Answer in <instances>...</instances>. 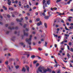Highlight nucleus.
<instances>
[{"mask_svg":"<svg viewBox=\"0 0 73 73\" xmlns=\"http://www.w3.org/2000/svg\"><path fill=\"white\" fill-rule=\"evenodd\" d=\"M67 56H68V57H70V54H69V53H68L67 54Z\"/></svg>","mask_w":73,"mask_h":73,"instance_id":"nucleus-35","label":"nucleus"},{"mask_svg":"<svg viewBox=\"0 0 73 73\" xmlns=\"http://www.w3.org/2000/svg\"><path fill=\"white\" fill-rule=\"evenodd\" d=\"M37 57H38V59H41V58L38 56H37Z\"/></svg>","mask_w":73,"mask_h":73,"instance_id":"nucleus-29","label":"nucleus"},{"mask_svg":"<svg viewBox=\"0 0 73 73\" xmlns=\"http://www.w3.org/2000/svg\"><path fill=\"white\" fill-rule=\"evenodd\" d=\"M27 25V24H25L24 25V26H23V28H25V27H26Z\"/></svg>","mask_w":73,"mask_h":73,"instance_id":"nucleus-30","label":"nucleus"},{"mask_svg":"<svg viewBox=\"0 0 73 73\" xmlns=\"http://www.w3.org/2000/svg\"><path fill=\"white\" fill-rule=\"evenodd\" d=\"M7 48H5L4 49V51H5V50H7Z\"/></svg>","mask_w":73,"mask_h":73,"instance_id":"nucleus-58","label":"nucleus"},{"mask_svg":"<svg viewBox=\"0 0 73 73\" xmlns=\"http://www.w3.org/2000/svg\"><path fill=\"white\" fill-rule=\"evenodd\" d=\"M53 35H54V37H58V35H55V34H53Z\"/></svg>","mask_w":73,"mask_h":73,"instance_id":"nucleus-19","label":"nucleus"},{"mask_svg":"<svg viewBox=\"0 0 73 73\" xmlns=\"http://www.w3.org/2000/svg\"><path fill=\"white\" fill-rule=\"evenodd\" d=\"M6 33L7 34H8L9 33V31H7L6 32Z\"/></svg>","mask_w":73,"mask_h":73,"instance_id":"nucleus-33","label":"nucleus"},{"mask_svg":"<svg viewBox=\"0 0 73 73\" xmlns=\"http://www.w3.org/2000/svg\"><path fill=\"white\" fill-rule=\"evenodd\" d=\"M15 68L16 69H18V68H19V66H16Z\"/></svg>","mask_w":73,"mask_h":73,"instance_id":"nucleus-32","label":"nucleus"},{"mask_svg":"<svg viewBox=\"0 0 73 73\" xmlns=\"http://www.w3.org/2000/svg\"><path fill=\"white\" fill-rule=\"evenodd\" d=\"M22 71H24V72H25V70H26V69L24 68V67H23V68L22 69Z\"/></svg>","mask_w":73,"mask_h":73,"instance_id":"nucleus-14","label":"nucleus"},{"mask_svg":"<svg viewBox=\"0 0 73 73\" xmlns=\"http://www.w3.org/2000/svg\"><path fill=\"white\" fill-rule=\"evenodd\" d=\"M40 25H42V22L41 21H39V23H37V26H40Z\"/></svg>","mask_w":73,"mask_h":73,"instance_id":"nucleus-6","label":"nucleus"},{"mask_svg":"<svg viewBox=\"0 0 73 73\" xmlns=\"http://www.w3.org/2000/svg\"><path fill=\"white\" fill-rule=\"evenodd\" d=\"M48 15H49V17H50V16H52V14H50V13H49V12H48Z\"/></svg>","mask_w":73,"mask_h":73,"instance_id":"nucleus-31","label":"nucleus"},{"mask_svg":"<svg viewBox=\"0 0 73 73\" xmlns=\"http://www.w3.org/2000/svg\"><path fill=\"white\" fill-rule=\"evenodd\" d=\"M20 45H24V43L23 42H21L20 43Z\"/></svg>","mask_w":73,"mask_h":73,"instance_id":"nucleus-37","label":"nucleus"},{"mask_svg":"<svg viewBox=\"0 0 73 73\" xmlns=\"http://www.w3.org/2000/svg\"><path fill=\"white\" fill-rule=\"evenodd\" d=\"M37 73H39V71L38 70H38L36 71Z\"/></svg>","mask_w":73,"mask_h":73,"instance_id":"nucleus-55","label":"nucleus"},{"mask_svg":"<svg viewBox=\"0 0 73 73\" xmlns=\"http://www.w3.org/2000/svg\"><path fill=\"white\" fill-rule=\"evenodd\" d=\"M44 6L45 7H48V6H47V4L46 3H44Z\"/></svg>","mask_w":73,"mask_h":73,"instance_id":"nucleus-24","label":"nucleus"},{"mask_svg":"<svg viewBox=\"0 0 73 73\" xmlns=\"http://www.w3.org/2000/svg\"><path fill=\"white\" fill-rule=\"evenodd\" d=\"M57 44H54V47H55V48H57Z\"/></svg>","mask_w":73,"mask_h":73,"instance_id":"nucleus-46","label":"nucleus"},{"mask_svg":"<svg viewBox=\"0 0 73 73\" xmlns=\"http://www.w3.org/2000/svg\"><path fill=\"white\" fill-rule=\"evenodd\" d=\"M36 20L37 21H39L40 20V18H37L36 19Z\"/></svg>","mask_w":73,"mask_h":73,"instance_id":"nucleus-18","label":"nucleus"},{"mask_svg":"<svg viewBox=\"0 0 73 73\" xmlns=\"http://www.w3.org/2000/svg\"><path fill=\"white\" fill-rule=\"evenodd\" d=\"M65 29L66 31H68V30H69L70 31V30L68 29H67L66 27H65Z\"/></svg>","mask_w":73,"mask_h":73,"instance_id":"nucleus-22","label":"nucleus"},{"mask_svg":"<svg viewBox=\"0 0 73 73\" xmlns=\"http://www.w3.org/2000/svg\"><path fill=\"white\" fill-rule=\"evenodd\" d=\"M5 64L6 65H8V61H6L5 62Z\"/></svg>","mask_w":73,"mask_h":73,"instance_id":"nucleus-20","label":"nucleus"},{"mask_svg":"<svg viewBox=\"0 0 73 73\" xmlns=\"http://www.w3.org/2000/svg\"><path fill=\"white\" fill-rule=\"evenodd\" d=\"M69 28L71 29H72L73 28V26H70L69 27Z\"/></svg>","mask_w":73,"mask_h":73,"instance_id":"nucleus-27","label":"nucleus"},{"mask_svg":"<svg viewBox=\"0 0 73 73\" xmlns=\"http://www.w3.org/2000/svg\"><path fill=\"white\" fill-rule=\"evenodd\" d=\"M57 65L58 64H56L54 65V67H57Z\"/></svg>","mask_w":73,"mask_h":73,"instance_id":"nucleus-34","label":"nucleus"},{"mask_svg":"<svg viewBox=\"0 0 73 73\" xmlns=\"http://www.w3.org/2000/svg\"><path fill=\"white\" fill-rule=\"evenodd\" d=\"M16 20L18 22H20V23H21V22H22V21H21V20H19L18 19H16Z\"/></svg>","mask_w":73,"mask_h":73,"instance_id":"nucleus-12","label":"nucleus"},{"mask_svg":"<svg viewBox=\"0 0 73 73\" xmlns=\"http://www.w3.org/2000/svg\"><path fill=\"white\" fill-rule=\"evenodd\" d=\"M54 9V10H57V8L56 7H54L53 8Z\"/></svg>","mask_w":73,"mask_h":73,"instance_id":"nucleus-47","label":"nucleus"},{"mask_svg":"<svg viewBox=\"0 0 73 73\" xmlns=\"http://www.w3.org/2000/svg\"><path fill=\"white\" fill-rule=\"evenodd\" d=\"M54 61L55 64H58V63H57V61H56V60L55 59H54Z\"/></svg>","mask_w":73,"mask_h":73,"instance_id":"nucleus-26","label":"nucleus"},{"mask_svg":"<svg viewBox=\"0 0 73 73\" xmlns=\"http://www.w3.org/2000/svg\"><path fill=\"white\" fill-rule=\"evenodd\" d=\"M49 16H45L44 17V19H46V20H48V19H49Z\"/></svg>","mask_w":73,"mask_h":73,"instance_id":"nucleus-7","label":"nucleus"},{"mask_svg":"<svg viewBox=\"0 0 73 73\" xmlns=\"http://www.w3.org/2000/svg\"><path fill=\"white\" fill-rule=\"evenodd\" d=\"M47 71H48V72H52V70L47 68Z\"/></svg>","mask_w":73,"mask_h":73,"instance_id":"nucleus-11","label":"nucleus"},{"mask_svg":"<svg viewBox=\"0 0 73 73\" xmlns=\"http://www.w3.org/2000/svg\"><path fill=\"white\" fill-rule=\"evenodd\" d=\"M32 35L30 36V38L29 39L28 38L26 39V41L28 43V44L29 45V48H31V45L32 44V42H31V40L32 39Z\"/></svg>","mask_w":73,"mask_h":73,"instance_id":"nucleus-1","label":"nucleus"},{"mask_svg":"<svg viewBox=\"0 0 73 73\" xmlns=\"http://www.w3.org/2000/svg\"><path fill=\"white\" fill-rule=\"evenodd\" d=\"M65 36H67V37H68L69 36V35L67 34H65L64 35Z\"/></svg>","mask_w":73,"mask_h":73,"instance_id":"nucleus-23","label":"nucleus"},{"mask_svg":"<svg viewBox=\"0 0 73 73\" xmlns=\"http://www.w3.org/2000/svg\"><path fill=\"white\" fill-rule=\"evenodd\" d=\"M56 30H57V31H60V29L57 28V29Z\"/></svg>","mask_w":73,"mask_h":73,"instance_id":"nucleus-56","label":"nucleus"},{"mask_svg":"<svg viewBox=\"0 0 73 73\" xmlns=\"http://www.w3.org/2000/svg\"><path fill=\"white\" fill-rule=\"evenodd\" d=\"M40 15L41 16H42V12H40Z\"/></svg>","mask_w":73,"mask_h":73,"instance_id":"nucleus-25","label":"nucleus"},{"mask_svg":"<svg viewBox=\"0 0 73 73\" xmlns=\"http://www.w3.org/2000/svg\"><path fill=\"white\" fill-rule=\"evenodd\" d=\"M3 8H4L5 10H7V9L5 6H3Z\"/></svg>","mask_w":73,"mask_h":73,"instance_id":"nucleus-28","label":"nucleus"},{"mask_svg":"<svg viewBox=\"0 0 73 73\" xmlns=\"http://www.w3.org/2000/svg\"><path fill=\"white\" fill-rule=\"evenodd\" d=\"M69 45H70V46L72 45V43L71 42H69Z\"/></svg>","mask_w":73,"mask_h":73,"instance_id":"nucleus-48","label":"nucleus"},{"mask_svg":"<svg viewBox=\"0 0 73 73\" xmlns=\"http://www.w3.org/2000/svg\"><path fill=\"white\" fill-rule=\"evenodd\" d=\"M42 15H43V16H46L45 15V14L44 13V12L42 13Z\"/></svg>","mask_w":73,"mask_h":73,"instance_id":"nucleus-21","label":"nucleus"},{"mask_svg":"<svg viewBox=\"0 0 73 73\" xmlns=\"http://www.w3.org/2000/svg\"><path fill=\"white\" fill-rule=\"evenodd\" d=\"M38 65H39V64L38 63H37L36 64V67H37V66H38Z\"/></svg>","mask_w":73,"mask_h":73,"instance_id":"nucleus-38","label":"nucleus"},{"mask_svg":"<svg viewBox=\"0 0 73 73\" xmlns=\"http://www.w3.org/2000/svg\"><path fill=\"white\" fill-rule=\"evenodd\" d=\"M31 57L32 58H35V55H33L31 56Z\"/></svg>","mask_w":73,"mask_h":73,"instance_id":"nucleus-16","label":"nucleus"},{"mask_svg":"<svg viewBox=\"0 0 73 73\" xmlns=\"http://www.w3.org/2000/svg\"><path fill=\"white\" fill-rule=\"evenodd\" d=\"M26 7L27 8H29V5H26Z\"/></svg>","mask_w":73,"mask_h":73,"instance_id":"nucleus-49","label":"nucleus"},{"mask_svg":"<svg viewBox=\"0 0 73 73\" xmlns=\"http://www.w3.org/2000/svg\"><path fill=\"white\" fill-rule=\"evenodd\" d=\"M47 4L48 5H49L50 4V0H48L47 1Z\"/></svg>","mask_w":73,"mask_h":73,"instance_id":"nucleus-8","label":"nucleus"},{"mask_svg":"<svg viewBox=\"0 0 73 73\" xmlns=\"http://www.w3.org/2000/svg\"><path fill=\"white\" fill-rule=\"evenodd\" d=\"M25 18L26 19V20H28V17H25Z\"/></svg>","mask_w":73,"mask_h":73,"instance_id":"nucleus-63","label":"nucleus"},{"mask_svg":"<svg viewBox=\"0 0 73 73\" xmlns=\"http://www.w3.org/2000/svg\"><path fill=\"white\" fill-rule=\"evenodd\" d=\"M60 1H61V0H57L56 1V3H58V2H60Z\"/></svg>","mask_w":73,"mask_h":73,"instance_id":"nucleus-39","label":"nucleus"},{"mask_svg":"<svg viewBox=\"0 0 73 73\" xmlns=\"http://www.w3.org/2000/svg\"><path fill=\"white\" fill-rule=\"evenodd\" d=\"M68 20L70 22L71 21H72V19H68Z\"/></svg>","mask_w":73,"mask_h":73,"instance_id":"nucleus-44","label":"nucleus"},{"mask_svg":"<svg viewBox=\"0 0 73 73\" xmlns=\"http://www.w3.org/2000/svg\"><path fill=\"white\" fill-rule=\"evenodd\" d=\"M7 4H8L9 5H11V1H10V0H8Z\"/></svg>","mask_w":73,"mask_h":73,"instance_id":"nucleus-5","label":"nucleus"},{"mask_svg":"<svg viewBox=\"0 0 73 73\" xmlns=\"http://www.w3.org/2000/svg\"><path fill=\"white\" fill-rule=\"evenodd\" d=\"M18 3V1H17L16 0L15 2V4H17Z\"/></svg>","mask_w":73,"mask_h":73,"instance_id":"nucleus-41","label":"nucleus"},{"mask_svg":"<svg viewBox=\"0 0 73 73\" xmlns=\"http://www.w3.org/2000/svg\"><path fill=\"white\" fill-rule=\"evenodd\" d=\"M9 29H10V30H12V29H18V27H15V28L14 27H13L12 28H11V27H8Z\"/></svg>","mask_w":73,"mask_h":73,"instance_id":"nucleus-3","label":"nucleus"},{"mask_svg":"<svg viewBox=\"0 0 73 73\" xmlns=\"http://www.w3.org/2000/svg\"><path fill=\"white\" fill-rule=\"evenodd\" d=\"M38 70L40 72H42V70H43V71L44 73H46V72H48V70L44 68L43 67H39L38 68Z\"/></svg>","mask_w":73,"mask_h":73,"instance_id":"nucleus-2","label":"nucleus"},{"mask_svg":"<svg viewBox=\"0 0 73 73\" xmlns=\"http://www.w3.org/2000/svg\"><path fill=\"white\" fill-rule=\"evenodd\" d=\"M35 14L36 15H38V12H36L35 13Z\"/></svg>","mask_w":73,"mask_h":73,"instance_id":"nucleus-61","label":"nucleus"},{"mask_svg":"<svg viewBox=\"0 0 73 73\" xmlns=\"http://www.w3.org/2000/svg\"><path fill=\"white\" fill-rule=\"evenodd\" d=\"M70 67H73V66L72 65V64H70Z\"/></svg>","mask_w":73,"mask_h":73,"instance_id":"nucleus-51","label":"nucleus"},{"mask_svg":"<svg viewBox=\"0 0 73 73\" xmlns=\"http://www.w3.org/2000/svg\"><path fill=\"white\" fill-rule=\"evenodd\" d=\"M57 73H61L60 70H59L58 71Z\"/></svg>","mask_w":73,"mask_h":73,"instance_id":"nucleus-43","label":"nucleus"},{"mask_svg":"<svg viewBox=\"0 0 73 73\" xmlns=\"http://www.w3.org/2000/svg\"><path fill=\"white\" fill-rule=\"evenodd\" d=\"M67 25H69V23L68 22H67L66 23Z\"/></svg>","mask_w":73,"mask_h":73,"instance_id":"nucleus-53","label":"nucleus"},{"mask_svg":"<svg viewBox=\"0 0 73 73\" xmlns=\"http://www.w3.org/2000/svg\"><path fill=\"white\" fill-rule=\"evenodd\" d=\"M8 56H11V54L9 53V54H7Z\"/></svg>","mask_w":73,"mask_h":73,"instance_id":"nucleus-36","label":"nucleus"},{"mask_svg":"<svg viewBox=\"0 0 73 73\" xmlns=\"http://www.w3.org/2000/svg\"><path fill=\"white\" fill-rule=\"evenodd\" d=\"M37 62V61H34L33 63L34 64H36V62Z\"/></svg>","mask_w":73,"mask_h":73,"instance_id":"nucleus-40","label":"nucleus"},{"mask_svg":"<svg viewBox=\"0 0 73 73\" xmlns=\"http://www.w3.org/2000/svg\"><path fill=\"white\" fill-rule=\"evenodd\" d=\"M7 68L9 69V70L11 71V72L12 71V69L11 68V67H10V66H7Z\"/></svg>","mask_w":73,"mask_h":73,"instance_id":"nucleus-10","label":"nucleus"},{"mask_svg":"<svg viewBox=\"0 0 73 73\" xmlns=\"http://www.w3.org/2000/svg\"><path fill=\"white\" fill-rule=\"evenodd\" d=\"M64 41H63L61 43H60V44H62L64 43Z\"/></svg>","mask_w":73,"mask_h":73,"instance_id":"nucleus-54","label":"nucleus"},{"mask_svg":"<svg viewBox=\"0 0 73 73\" xmlns=\"http://www.w3.org/2000/svg\"><path fill=\"white\" fill-rule=\"evenodd\" d=\"M56 27H58V25H56Z\"/></svg>","mask_w":73,"mask_h":73,"instance_id":"nucleus-64","label":"nucleus"},{"mask_svg":"<svg viewBox=\"0 0 73 73\" xmlns=\"http://www.w3.org/2000/svg\"><path fill=\"white\" fill-rule=\"evenodd\" d=\"M70 51L72 52H73V49L71 48L70 49Z\"/></svg>","mask_w":73,"mask_h":73,"instance_id":"nucleus-45","label":"nucleus"},{"mask_svg":"<svg viewBox=\"0 0 73 73\" xmlns=\"http://www.w3.org/2000/svg\"><path fill=\"white\" fill-rule=\"evenodd\" d=\"M44 25L46 28H47L48 26H47V24L45 23H44Z\"/></svg>","mask_w":73,"mask_h":73,"instance_id":"nucleus-13","label":"nucleus"},{"mask_svg":"<svg viewBox=\"0 0 73 73\" xmlns=\"http://www.w3.org/2000/svg\"><path fill=\"white\" fill-rule=\"evenodd\" d=\"M25 31L23 30V33L24 36H28V33H26L25 32Z\"/></svg>","mask_w":73,"mask_h":73,"instance_id":"nucleus-4","label":"nucleus"},{"mask_svg":"<svg viewBox=\"0 0 73 73\" xmlns=\"http://www.w3.org/2000/svg\"><path fill=\"white\" fill-rule=\"evenodd\" d=\"M26 31H29V29L27 28L26 29Z\"/></svg>","mask_w":73,"mask_h":73,"instance_id":"nucleus-57","label":"nucleus"},{"mask_svg":"<svg viewBox=\"0 0 73 73\" xmlns=\"http://www.w3.org/2000/svg\"><path fill=\"white\" fill-rule=\"evenodd\" d=\"M64 42H68V41H67V40H65L64 41Z\"/></svg>","mask_w":73,"mask_h":73,"instance_id":"nucleus-52","label":"nucleus"},{"mask_svg":"<svg viewBox=\"0 0 73 73\" xmlns=\"http://www.w3.org/2000/svg\"><path fill=\"white\" fill-rule=\"evenodd\" d=\"M7 16L9 18L10 17V15H7Z\"/></svg>","mask_w":73,"mask_h":73,"instance_id":"nucleus-59","label":"nucleus"},{"mask_svg":"<svg viewBox=\"0 0 73 73\" xmlns=\"http://www.w3.org/2000/svg\"><path fill=\"white\" fill-rule=\"evenodd\" d=\"M47 44H48V42H45V43L44 44V46H46Z\"/></svg>","mask_w":73,"mask_h":73,"instance_id":"nucleus-17","label":"nucleus"},{"mask_svg":"<svg viewBox=\"0 0 73 73\" xmlns=\"http://www.w3.org/2000/svg\"><path fill=\"white\" fill-rule=\"evenodd\" d=\"M38 49L39 50H42V49L40 48H38Z\"/></svg>","mask_w":73,"mask_h":73,"instance_id":"nucleus-50","label":"nucleus"},{"mask_svg":"<svg viewBox=\"0 0 73 73\" xmlns=\"http://www.w3.org/2000/svg\"><path fill=\"white\" fill-rule=\"evenodd\" d=\"M26 69L28 71V72H29V67L28 66H26Z\"/></svg>","mask_w":73,"mask_h":73,"instance_id":"nucleus-9","label":"nucleus"},{"mask_svg":"<svg viewBox=\"0 0 73 73\" xmlns=\"http://www.w3.org/2000/svg\"><path fill=\"white\" fill-rule=\"evenodd\" d=\"M67 46L68 49L69 50H70V48H69V46L68 45H67Z\"/></svg>","mask_w":73,"mask_h":73,"instance_id":"nucleus-42","label":"nucleus"},{"mask_svg":"<svg viewBox=\"0 0 73 73\" xmlns=\"http://www.w3.org/2000/svg\"><path fill=\"white\" fill-rule=\"evenodd\" d=\"M70 25L71 26H73V23H71L70 24Z\"/></svg>","mask_w":73,"mask_h":73,"instance_id":"nucleus-62","label":"nucleus"},{"mask_svg":"<svg viewBox=\"0 0 73 73\" xmlns=\"http://www.w3.org/2000/svg\"><path fill=\"white\" fill-rule=\"evenodd\" d=\"M45 2H46V1L45 0H43L42 1L43 5H44V4L45 3Z\"/></svg>","mask_w":73,"mask_h":73,"instance_id":"nucleus-15","label":"nucleus"},{"mask_svg":"<svg viewBox=\"0 0 73 73\" xmlns=\"http://www.w3.org/2000/svg\"><path fill=\"white\" fill-rule=\"evenodd\" d=\"M46 12V9H45L44 10V13H45Z\"/></svg>","mask_w":73,"mask_h":73,"instance_id":"nucleus-60","label":"nucleus"}]
</instances>
